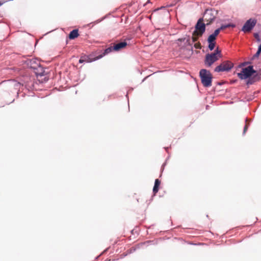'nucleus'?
<instances>
[{"label": "nucleus", "instance_id": "nucleus-14", "mask_svg": "<svg viewBox=\"0 0 261 261\" xmlns=\"http://www.w3.org/2000/svg\"><path fill=\"white\" fill-rule=\"evenodd\" d=\"M161 184V181L159 179H156L154 182V185L153 188V192L154 194H156L159 189V186Z\"/></svg>", "mask_w": 261, "mask_h": 261}, {"label": "nucleus", "instance_id": "nucleus-6", "mask_svg": "<svg viewBox=\"0 0 261 261\" xmlns=\"http://www.w3.org/2000/svg\"><path fill=\"white\" fill-rule=\"evenodd\" d=\"M256 22L257 21L255 19H249L245 23L242 29V31L244 33L250 32L255 25Z\"/></svg>", "mask_w": 261, "mask_h": 261}, {"label": "nucleus", "instance_id": "nucleus-5", "mask_svg": "<svg viewBox=\"0 0 261 261\" xmlns=\"http://www.w3.org/2000/svg\"><path fill=\"white\" fill-rule=\"evenodd\" d=\"M233 67V64L229 61H223L215 69L216 72L228 71Z\"/></svg>", "mask_w": 261, "mask_h": 261}, {"label": "nucleus", "instance_id": "nucleus-17", "mask_svg": "<svg viewBox=\"0 0 261 261\" xmlns=\"http://www.w3.org/2000/svg\"><path fill=\"white\" fill-rule=\"evenodd\" d=\"M229 27L234 28V27H235V25L233 24L229 23V24H226V25H221L220 28L221 29V30H224Z\"/></svg>", "mask_w": 261, "mask_h": 261}, {"label": "nucleus", "instance_id": "nucleus-13", "mask_svg": "<svg viewBox=\"0 0 261 261\" xmlns=\"http://www.w3.org/2000/svg\"><path fill=\"white\" fill-rule=\"evenodd\" d=\"M79 36V31L77 29H75L71 31L69 34V38L70 39H74Z\"/></svg>", "mask_w": 261, "mask_h": 261}, {"label": "nucleus", "instance_id": "nucleus-7", "mask_svg": "<svg viewBox=\"0 0 261 261\" xmlns=\"http://www.w3.org/2000/svg\"><path fill=\"white\" fill-rule=\"evenodd\" d=\"M176 42L178 46L181 48L186 47L189 45L192 46V44L190 42V36H187L182 38H179L176 41Z\"/></svg>", "mask_w": 261, "mask_h": 261}, {"label": "nucleus", "instance_id": "nucleus-26", "mask_svg": "<svg viewBox=\"0 0 261 261\" xmlns=\"http://www.w3.org/2000/svg\"><path fill=\"white\" fill-rule=\"evenodd\" d=\"M2 5V4L0 3V6Z\"/></svg>", "mask_w": 261, "mask_h": 261}, {"label": "nucleus", "instance_id": "nucleus-10", "mask_svg": "<svg viewBox=\"0 0 261 261\" xmlns=\"http://www.w3.org/2000/svg\"><path fill=\"white\" fill-rule=\"evenodd\" d=\"M127 45V44L126 41H123L116 44H114V50L119 51L125 48Z\"/></svg>", "mask_w": 261, "mask_h": 261}, {"label": "nucleus", "instance_id": "nucleus-19", "mask_svg": "<svg viewBox=\"0 0 261 261\" xmlns=\"http://www.w3.org/2000/svg\"><path fill=\"white\" fill-rule=\"evenodd\" d=\"M247 121H248V120L246 119V124H245V125L244 126V130H243V134H244L246 132L247 130V129L248 128L249 123L247 122Z\"/></svg>", "mask_w": 261, "mask_h": 261}, {"label": "nucleus", "instance_id": "nucleus-4", "mask_svg": "<svg viewBox=\"0 0 261 261\" xmlns=\"http://www.w3.org/2000/svg\"><path fill=\"white\" fill-rule=\"evenodd\" d=\"M199 75L201 83L204 87H208L212 86V75L209 71L202 69L200 71Z\"/></svg>", "mask_w": 261, "mask_h": 261}, {"label": "nucleus", "instance_id": "nucleus-1", "mask_svg": "<svg viewBox=\"0 0 261 261\" xmlns=\"http://www.w3.org/2000/svg\"><path fill=\"white\" fill-rule=\"evenodd\" d=\"M238 76L241 80L249 79L247 84H252L260 80L259 75L257 71L253 69V66H249L243 68L240 73H238Z\"/></svg>", "mask_w": 261, "mask_h": 261}, {"label": "nucleus", "instance_id": "nucleus-15", "mask_svg": "<svg viewBox=\"0 0 261 261\" xmlns=\"http://www.w3.org/2000/svg\"><path fill=\"white\" fill-rule=\"evenodd\" d=\"M261 53V49H260L259 48H258V50L257 51V52L255 53V55H253V56L251 58V60H253L254 59H255V58H258L260 54Z\"/></svg>", "mask_w": 261, "mask_h": 261}, {"label": "nucleus", "instance_id": "nucleus-8", "mask_svg": "<svg viewBox=\"0 0 261 261\" xmlns=\"http://www.w3.org/2000/svg\"><path fill=\"white\" fill-rule=\"evenodd\" d=\"M219 58L216 56V54H208L205 56V64L207 66H211Z\"/></svg>", "mask_w": 261, "mask_h": 261}, {"label": "nucleus", "instance_id": "nucleus-2", "mask_svg": "<svg viewBox=\"0 0 261 261\" xmlns=\"http://www.w3.org/2000/svg\"><path fill=\"white\" fill-rule=\"evenodd\" d=\"M205 31V24L203 23V19L200 18L195 27V30L192 34V39L193 42L197 41L199 37L202 36Z\"/></svg>", "mask_w": 261, "mask_h": 261}, {"label": "nucleus", "instance_id": "nucleus-18", "mask_svg": "<svg viewBox=\"0 0 261 261\" xmlns=\"http://www.w3.org/2000/svg\"><path fill=\"white\" fill-rule=\"evenodd\" d=\"M208 48L211 50H212L214 49V47L215 46V42H208Z\"/></svg>", "mask_w": 261, "mask_h": 261}, {"label": "nucleus", "instance_id": "nucleus-12", "mask_svg": "<svg viewBox=\"0 0 261 261\" xmlns=\"http://www.w3.org/2000/svg\"><path fill=\"white\" fill-rule=\"evenodd\" d=\"M112 50H114V46H111L107 48V49H106L105 50L104 52L102 54H101V55L97 56L96 57H95V60H98V59L101 58L102 57H103L106 55L110 53Z\"/></svg>", "mask_w": 261, "mask_h": 261}, {"label": "nucleus", "instance_id": "nucleus-24", "mask_svg": "<svg viewBox=\"0 0 261 261\" xmlns=\"http://www.w3.org/2000/svg\"><path fill=\"white\" fill-rule=\"evenodd\" d=\"M251 64V62H245L243 64V65H247V64Z\"/></svg>", "mask_w": 261, "mask_h": 261}, {"label": "nucleus", "instance_id": "nucleus-16", "mask_svg": "<svg viewBox=\"0 0 261 261\" xmlns=\"http://www.w3.org/2000/svg\"><path fill=\"white\" fill-rule=\"evenodd\" d=\"M216 38V37L215 36H214L213 34H211V35L209 36L207 39V41L208 42H215Z\"/></svg>", "mask_w": 261, "mask_h": 261}, {"label": "nucleus", "instance_id": "nucleus-23", "mask_svg": "<svg viewBox=\"0 0 261 261\" xmlns=\"http://www.w3.org/2000/svg\"><path fill=\"white\" fill-rule=\"evenodd\" d=\"M254 37L255 38V39L258 41H260V38H259V35L257 33H255L254 34Z\"/></svg>", "mask_w": 261, "mask_h": 261}, {"label": "nucleus", "instance_id": "nucleus-9", "mask_svg": "<svg viewBox=\"0 0 261 261\" xmlns=\"http://www.w3.org/2000/svg\"><path fill=\"white\" fill-rule=\"evenodd\" d=\"M215 16L213 15V11L212 10H206L204 14L202 19L203 21L206 22V25L210 24L215 19Z\"/></svg>", "mask_w": 261, "mask_h": 261}, {"label": "nucleus", "instance_id": "nucleus-20", "mask_svg": "<svg viewBox=\"0 0 261 261\" xmlns=\"http://www.w3.org/2000/svg\"><path fill=\"white\" fill-rule=\"evenodd\" d=\"M221 30V29L220 28L216 30L215 31L214 33L212 34L216 37L219 34Z\"/></svg>", "mask_w": 261, "mask_h": 261}, {"label": "nucleus", "instance_id": "nucleus-21", "mask_svg": "<svg viewBox=\"0 0 261 261\" xmlns=\"http://www.w3.org/2000/svg\"><path fill=\"white\" fill-rule=\"evenodd\" d=\"M213 54H216V56H218V58L221 57V51L218 49V48Z\"/></svg>", "mask_w": 261, "mask_h": 261}, {"label": "nucleus", "instance_id": "nucleus-11", "mask_svg": "<svg viewBox=\"0 0 261 261\" xmlns=\"http://www.w3.org/2000/svg\"><path fill=\"white\" fill-rule=\"evenodd\" d=\"M95 60H95V58L94 59H91L90 57H89L88 56L84 55V56H82L80 58V59L79 60V63H83L84 62L90 63V62H92Z\"/></svg>", "mask_w": 261, "mask_h": 261}, {"label": "nucleus", "instance_id": "nucleus-3", "mask_svg": "<svg viewBox=\"0 0 261 261\" xmlns=\"http://www.w3.org/2000/svg\"><path fill=\"white\" fill-rule=\"evenodd\" d=\"M27 66L31 69H33L35 74L37 75L42 76L44 70L41 66L40 62L36 59H31L27 60Z\"/></svg>", "mask_w": 261, "mask_h": 261}, {"label": "nucleus", "instance_id": "nucleus-25", "mask_svg": "<svg viewBox=\"0 0 261 261\" xmlns=\"http://www.w3.org/2000/svg\"><path fill=\"white\" fill-rule=\"evenodd\" d=\"M258 48H259L260 49H261V44H260V45L259 46Z\"/></svg>", "mask_w": 261, "mask_h": 261}, {"label": "nucleus", "instance_id": "nucleus-22", "mask_svg": "<svg viewBox=\"0 0 261 261\" xmlns=\"http://www.w3.org/2000/svg\"><path fill=\"white\" fill-rule=\"evenodd\" d=\"M194 47L197 49H200L201 48V44L199 42L196 43L194 44Z\"/></svg>", "mask_w": 261, "mask_h": 261}]
</instances>
